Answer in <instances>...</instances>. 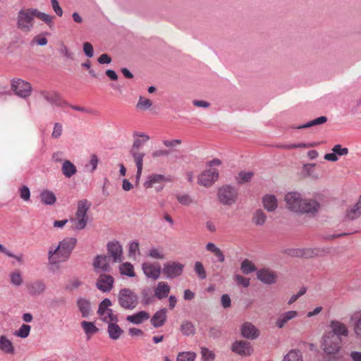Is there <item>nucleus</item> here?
<instances>
[{
	"label": "nucleus",
	"mask_w": 361,
	"mask_h": 361,
	"mask_svg": "<svg viewBox=\"0 0 361 361\" xmlns=\"http://www.w3.org/2000/svg\"><path fill=\"white\" fill-rule=\"evenodd\" d=\"M135 137L133 145L130 149V154L133 157L137 166L136 180H139L142 171V162L145 154L140 152V147L149 140L147 135L135 132L133 133Z\"/></svg>",
	"instance_id": "f257e3e1"
},
{
	"label": "nucleus",
	"mask_w": 361,
	"mask_h": 361,
	"mask_svg": "<svg viewBox=\"0 0 361 361\" xmlns=\"http://www.w3.org/2000/svg\"><path fill=\"white\" fill-rule=\"evenodd\" d=\"M322 347L324 351L332 358H336L341 348V338L335 334L326 333L323 336Z\"/></svg>",
	"instance_id": "f03ea898"
},
{
	"label": "nucleus",
	"mask_w": 361,
	"mask_h": 361,
	"mask_svg": "<svg viewBox=\"0 0 361 361\" xmlns=\"http://www.w3.org/2000/svg\"><path fill=\"white\" fill-rule=\"evenodd\" d=\"M119 305L125 310H133L138 305L137 294L130 288H124L119 290L118 294Z\"/></svg>",
	"instance_id": "7ed1b4c3"
},
{
	"label": "nucleus",
	"mask_w": 361,
	"mask_h": 361,
	"mask_svg": "<svg viewBox=\"0 0 361 361\" xmlns=\"http://www.w3.org/2000/svg\"><path fill=\"white\" fill-rule=\"evenodd\" d=\"M34 26L32 8L21 9L17 16V27L25 32H29Z\"/></svg>",
	"instance_id": "20e7f679"
},
{
	"label": "nucleus",
	"mask_w": 361,
	"mask_h": 361,
	"mask_svg": "<svg viewBox=\"0 0 361 361\" xmlns=\"http://www.w3.org/2000/svg\"><path fill=\"white\" fill-rule=\"evenodd\" d=\"M91 204L87 200H82L78 201L77 211L75 213L76 219H73L75 223V228L82 230L85 228L87 223V212L89 210Z\"/></svg>",
	"instance_id": "39448f33"
},
{
	"label": "nucleus",
	"mask_w": 361,
	"mask_h": 361,
	"mask_svg": "<svg viewBox=\"0 0 361 361\" xmlns=\"http://www.w3.org/2000/svg\"><path fill=\"white\" fill-rule=\"evenodd\" d=\"M237 189L230 185H226L218 190L217 196L219 202L224 205H232L235 203L238 198Z\"/></svg>",
	"instance_id": "423d86ee"
},
{
	"label": "nucleus",
	"mask_w": 361,
	"mask_h": 361,
	"mask_svg": "<svg viewBox=\"0 0 361 361\" xmlns=\"http://www.w3.org/2000/svg\"><path fill=\"white\" fill-rule=\"evenodd\" d=\"M77 241L75 238H66L59 242L57 247L59 248V257L61 258V261L65 262L69 259Z\"/></svg>",
	"instance_id": "0eeeda50"
},
{
	"label": "nucleus",
	"mask_w": 361,
	"mask_h": 361,
	"mask_svg": "<svg viewBox=\"0 0 361 361\" xmlns=\"http://www.w3.org/2000/svg\"><path fill=\"white\" fill-rule=\"evenodd\" d=\"M11 87L16 95L24 99L28 97L32 92L31 84L22 79H13Z\"/></svg>",
	"instance_id": "6e6552de"
},
{
	"label": "nucleus",
	"mask_w": 361,
	"mask_h": 361,
	"mask_svg": "<svg viewBox=\"0 0 361 361\" xmlns=\"http://www.w3.org/2000/svg\"><path fill=\"white\" fill-rule=\"evenodd\" d=\"M231 350L242 357L250 356L254 351L251 343L244 340L235 341L231 346Z\"/></svg>",
	"instance_id": "1a4fd4ad"
},
{
	"label": "nucleus",
	"mask_w": 361,
	"mask_h": 361,
	"mask_svg": "<svg viewBox=\"0 0 361 361\" xmlns=\"http://www.w3.org/2000/svg\"><path fill=\"white\" fill-rule=\"evenodd\" d=\"M184 264L176 262H169L164 264L163 274L167 279H175L180 276L183 271Z\"/></svg>",
	"instance_id": "9d476101"
},
{
	"label": "nucleus",
	"mask_w": 361,
	"mask_h": 361,
	"mask_svg": "<svg viewBox=\"0 0 361 361\" xmlns=\"http://www.w3.org/2000/svg\"><path fill=\"white\" fill-rule=\"evenodd\" d=\"M303 200L304 198H302L301 194L298 192H288L285 196L287 208L295 213H298L300 210Z\"/></svg>",
	"instance_id": "9b49d317"
},
{
	"label": "nucleus",
	"mask_w": 361,
	"mask_h": 361,
	"mask_svg": "<svg viewBox=\"0 0 361 361\" xmlns=\"http://www.w3.org/2000/svg\"><path fill=\"white\" fill-rule=\"evenodd\" d=\"M331 252V249L328 247H307L298 250L296 255L303 258H311L314 257H324Z\"/></svg>",
	"instance_id": "f8f14e48"
},
{
	"label": "nucleus",
	"mask_w": 361,
	"mask_h": 361,
	"mask_svg": "<svg viewBox=\"0 0 361 361\" xmlns=\"http://www.w3.org/2000/svg\"><path fill=\"white\" fill-rule=\"evenodd\" d=\"M320 204L314 199H304L298 214L315 216L320 209Z\"/></svg>",
	"instance_id": "ddd939ff"
},
{
	"label": "nucleus",
	"mask_w": 361,
	"mask_h": 361,
	"mask_svg": "<svg viewBox=\"0 0 361 361\" xmlns=\"http://www.w3.org/2000/svg\"><path fill=\"white\" fill-rule=\"evenodd\" d=\"M142 269L148 279L154 281L159 278L161 273V268L158 262H144L142 264Z\"/></svg>",
	"instance_id": "4468645a"
},
{
	"label": "nucleus",
	"mask_w": 361,
	"mask_h": 361,
	"mask_svg": "<svg viewBox=\"0 0 361 361\" xmlns=\"http://www.w3.org/2000/svg\"><path fill=\"white\" fill-rule=\"evenodd\" d=\"M219 178V172L216 169L204 171L198 178V183L204 186H211Z\"/></svg>",
	"instance_id": "2eb2a0df"
},
{
	"label": "nucleus",
	"mask_w": 361,
	"mask_h": 361,
	"mask_svg": "<svg viewBox=\"0 0 361 361\" xmlns=\"http://www.w3.org/2000/svg\"><path fill=\"white\" fill-rule=\"evenodd\" d=\"M39 94L53 106H63V105H68L66 101L62 100L60 94L56 91L41 90Z\"/></svg>",
	"instance_id": "dca6fc26"
},
{
	"label": "nucleus",
	"mask_w": 361,
	"mask_h": 361,
	"mask_svg": "<svg viewBox=\"0 0 361 361\" xmlns=\"http://www.w3.org/2000/svg\"><path fill=\"white\" fill-rule=\"evenodd\" d=\"M46 284L42 279H37L27 283L25 286L27 292L31 296H39L46 290Z\"/></svg>",
	"instance_id": "f3484780"
},
{
	"label": "nucleus",
	"mask_w": 361,
	"mask_h": 361,
	"mask_svg": "<svg viewBox=\"0 0 361 361\" xmlns=\"http://www.w3.org/2000/svg\"><path fill=\"white\" fill-rule=\"evenodd\" d=\"M114 279L111 275L100 274L96 283L97 288L104 292H110L113 288Z\"/></svg>",
	"instance_id": "a211bd4d"
},
{
	"label": "nucleus",
	"mask_w": 361,
	"mask_h": 361,
	"mask_svg": "<svg viewBox=\"0 0 361 361\" xmlns=\"http://www.w3.org/2000/svg\"><path fill=\"white\" fill-rule=\"evenodd\" d=\"M241 335L243 338L255 340L259 336V331L251 322H244L240 327Z\"/></svg>",
	"instance_id": "6ab92c4d"
},
{
	"label": "nucleus",
	"mask_w": 361,
	"mask_h": 361,
	"mask_svg": "<svg viewBox=\"0 0 361 361\" xmlns=\"http://www.w3.org/2000/svg\"><path fill=\"white\" fill-rule=\"evenodd\" d=\"M109 255L113 258L114 262L122 261L123 247L118 241L109 242L107 244Z\"/></svg>",
	"instance_id": "aec40b11"
},
{
	"label": "nucleus",
	"mask_w": 361,
	"mask_h": 361,
	"mask_svg": "<svg viewBox=\"0 0 361 361\" xmlns=\"http://www.w3.org/2000/svg\"><path fill=\"white\" fill-rule=\"evenodd\" d=\"M257 279L266 284H273L276 281L277 275L272 271L263 269L257 273Z\"/></svg>",
	"instance_id": "412c9836"
},
{
	"label": "nucleus",
	"mask_w": 361,
	"mask_h": 361,
	"mask_svg": "<svg viewBox=\"0 0 361 361\" xmlns=\"http://www.w3.org/2000/svg\"><path fill=\"white\" fill-rule=\"evenodd\" d=\"M166 309L163 308L154 313L150 320V322L154 327L159 328L165 324L166 321Z\"/></svg>",
	"instance_id": "4be33fe9"
},
{
	"label": "nucleus",
	"mask_w": 361,
	"mask_h": 361,
	"mask_svg": "<svg viewBox=\"0 0 361 361\" xmlns=\"http://www.w3.org/2000/svg\"><path fill=\"white\" fill-rule=\"evenodd\" d=\"M330 327L331 331L326 332L327 334H335L338 337H341V336H348V330L346 326L338 321H331Z\"/></svg>",
	"instance_id": "5701e85b"
},
{
	"label": "nucleus",
	"mask_w": 361,
	"mask_h": 361,
	"mask_svg": "<svg viewBox=\"0 0 361 361\" xmlns=\"http://www.w3.org/2000/svg\"><path fill=\"white\" fill-rule=\"evenodd\" d=\"M94 269H99L104 272L110 271V266L108 262V257L106 255H97L93 262Z\"/></svg>",
	"instance_id": "b1692460"
},
{
	"label": "nucleus",
	"mask_w": 361,
	"mask_h": 361,
	"mask_svg": "<svg viewBox=\"0 0 361 361\" xmlns=\"http://www.w3.org/2000/svg\"><path fill=\"white\" fill-rule=\"evenodd\" d=\"M76 303L82 317L85 318L88 317L91 312L90 301L86 298H80Z\"/></svg>",
	"instance_id": "393cba45"
},
{
	"label": "nucleus",
	"mask_w": 361,
	"mask_h": 361,
	"mask_svg": "<svg viewBox=\"0 0 361 361\" xmlns=\"http://www.w3.org/2000/svg\"><path fill=\"white\" fill-rule=\"evenodd\" d=\"M171 288L166 282H159L154 290V296L159 300H161L168 296Z\"/></svg>",
	"instance_id": "a878e982"
},
{
	"label": "nucleus",
	"mask_w": 361,
	"mask_h": 361,
	"mask_svg": "<svg viewBox=\"0 0 361 361\" xmlns=\"http://www.w3.org/2000/svg\"><path fill=\"white\" fill-rule=\"evenodd\" d=\"M40 201L45 205H54L56 202V197L54 192L49 190H44L39 194Z\"/></svg>",
	"instance_id": "bb28decb"
},
{
	"label": "nucleus",
	"mask_w": 361,
	"mask_h": 361,
	"mask_svg": "<svg viewBox=\"0 0 361 361\" xmlns=\"http://www.w3.org/2000/svg\"><path fill=\"white\" fill-rule=\"evenodd\" d=\"M262 203L264 209L268 212H274L278 207V202L273 195H266L262 198Z\"/></svg>",
	"instance_id": "cd10ccee"
},
{
	"label": "nucleus",
	"mask_w": 361,
	"mask_h": 361,
	"mask_svg": "<svg viewBox=\"0 0 361 361\" xmlns=\"http://www.w3.org/2000/svg\"><path fill=\"white\" fill-rule=\"evenodd\" d=\"M149 318V314L145 311H140L136 314L128 315L126 320L134 324H140Z\"/></svg>",
	"instance_id": "c85d7f7f"
},
{
	"label": "nucleus",
	"mask_w": 361,
	"mask_h": 361,
	"mask_svg": "<svg viewBox=\"0 0 361 361\" xmlns=\"http://www.w3.org/2000/svg\"><path fill=\"white\" fill-rule=\"evenodd\" d=\"M107 331L110 338L117 340L123 333V330L116 324V322H109L108 324Z\"/></svg>",
	"instance_id": "c756f323"
},
{
	"label": "nucleus",
	"mask_w": 361,
	"mask_h": 361,
	"mask_svg": "<svg viewBox=\"0 0 361 361\" xmlns=\"http://www.w3.org/2000/svg\"><path fill=\"white\" fill-rule=\"evenodd\" d=\"M298 315L296 311H288L282 314L277 319L276 324L279 329H282L285 324L290 319L295 318Z\"/></svg>",
	"instance_id": "7c9ffc66"
},
{
	"label": "nucleus",
	"mask_w": 361,
	"mask_h": 361,
	"mask_svg": "<svg viewBox=\"0 0 361 361\" xmlns=\"http://www.w3.org/2000/svg\"><path fill=\"white\" fill-rule=\"evenodd\" d=\"M0 350L8 354H13L15 352L12 342L5 336H0Z\"/></svg>",
	"instance_id": "2f4dec72"
},
{
	"label": "nucleus",
	"mask_w": 361,
	"mask_h": 361,
	"mask_svg": "<svg viewBox=\"0 0 361 361\" xmlns=\"http://www.w3.org/2000/svg\"><path fill=\"white\" fill-rule=\"evenodd\" d=\"M61 171L66 178H71L77 172L76 166L70 161L65 160L63 162Z\"/></svg>",
	"instance_id": "473e14b6"
},
{
	"label": "nucleus",
	"mask_w": 361,
	"mask_h": 361,
	"mask_svg": "<svg viewBox=\"0 0 361 361\" xmlns=\"http://www.w3.org/2000/svg\"><path fill=\"white\" fill-rule=\"evenodd\" d=\"M361 215V197L358 202L346 212V217L354 220Z\"/></svg>",
	"instance_id": "72a5a7b5"
},
{
	"label": "nucleus",
	"mask_w": 361,
	"mask_h": 361,
	"mask_svg": "<svg viewBox=\"0 0 361 361\" xmlns=\"http://www.w3.org/2000/svg\"><path fill=\"white\" fill-rule=\"evenodd\" d=\"M267 221V215L262 209H257L252 216V222L257 226H262Z\"/></svg>",
	"instance_id": "f704fd0d"
},
{
	"label": "nucleus",
	"mask_w": 361,
	"mask_h": 361,
	"mask_svg": "<svg viewBox=\"0 0 361 361\" xmlns=\"http://www.w3.org/2000/svg\"><path fill=\"white\" fill-rule=\"evenodd\" d=\"M283 361H303L302 354L299 350H291L285 355Z\"/></svg>",
	"instance_id": "c9c22d12"
},
{
	"label": "nucleus",
	"mask_w": 361,
	"mask_h": 361,
	"mask_svg": "<svg viewBox=\"0 0 361 361\" xmlns=\"http://www.w3.org/2000/svg\"><path fill=\"white\" fill-rule=\"evenodd\" d=\"M180 331L186 336H192L195 334V328L190 321H184L180 326Z\"/></svg>",
	"instance_id": "e433bc0d"
},
{
	"label": "nucleus",
	"mask_w": 361,
	"mask_h": 361,
	"mask_svg": "<svg viewBox=\"0 0 361 361\" xmlns=\"http://www.w3.org/2000/svg\"><path fill=\"white\" fill-rule=\"evenodd\" d=\"M326 121H327V118L326 116H320L314 120L310 121L309 122H307L305 124L299 126L298 127H295V128L302 129V128H310L314 126L323 124V123H326Z\"/></svg>",
	"instance_id": "4c0bfd02"
},
{
	"label": "nucleus",
	"mask_w": 361,
	"mask_h": 361,
	"mask_svg": "<svg viewBox=\"0 0 361 361\" xmlns=\"http://www.w3.org/2000/svg\"><path fill=\"white\" fill-rule=\"evenodd\" d=\"M240 269L245 274H251L257 270L255 265L252 263V262L249 259H245L242 262Z\"/></svg>",
	"instance_id": "58836bf2"
},
{
	"label": "nucleus",
	"mask_w": 361,
	"mask_h": 361,
	"mask_svg": "<svg viewBox=\"0 0 361 361\" xmlns=\"http://www.w3.org/2000/svg\"><path fill=\"white\" fill-rule=\"evenodd\" d=\"M81 326L87 335H92L99 331V329L91 322L83 321L81 322Z\"/></svg>",
	"instance_id": "ea45409f"
},
{
	"label": "nucleus",
	"mask_w": 361,
	"mask_h": 361,
	"mask_svg": "<svg viewBox=\"0 0 361 361\" xmlns=\"http://www.w3.org/2000/svg\"><path fill=\"white\" fill-rule=\"evenodd\" d=\"M165 180V177L161 174H153L149 177L148 180L145 181L144 186L146 188H152L155 183H160Z\"/></svg>",
	"instance_id": "a19ab883"
},
{
	"label": "nucleus",
	"mask_w": 361,
	"mask_h": 361,
	"mask_svg": "<svg viewBox=\"0 0 361 361\" xmlns=\"http://www.w3.org/2000/svg\"><path fill=\"white\" fill-rule=\"evenodd\" d=\"M119 269L121 274L123 275H126L129 277H134L135 276L133 266L129 262L122 264Z\"/></svg>",
	"instance_id": "79ce46f5"
},
{
	"label": "nucleus",
	"mask_w": 361,
	"mask_h": 361,
	"mask_svg": "<svg viewBox=\"0 0 361 361\" xmlns=\"http://www.w3.org/2000/svg\"><path fill=\"white\" fill-rule=\"evenodd\" d=\"M254 176V173L252 171H244L239 172L236 180L239 184H243L250 182Z\"/></svg>",
	"instance_id": "37998d69"
},
{
	"label": "nucleus",
	"mask_w": 361,
	"mask_h": 361,
	"mask_svg": "<svg viewBox=\"0 0 361 361\" xmlns=\"http://www.w3.org/2000/svg\"><path fill=\"white\" fill-rule=\"evenodd\" d=\"M32 12H33L34 18L36 17V18L40 19L41 20H42L45 23L48 24L49 25H50V24L52 23L53 17L51 16L50 15L43 13V12H41L39 10H37V8H32Z\"/></svg>",
	"instance_id": "c03bdc74"
},
{
	"label": "nucleus",
	"mask_w": 361,
	"mask_h": 361,
	"mask_svg": "<svg viewBox=\"0 0 361 361\" xmlns=\"http://www.w3.org/2000/svg\"><path fill=\"white\" fill-rule=\"evenodd\" d=\"M11 283L15 286H20L23 283V278L20 271L18 269L15 270L10 274Z\"/></svg>",
	"instance_id": "a18cd8bd"
},
{
	"label": "nucleus",
	"mask_w": 361,
	"mask_h": 361,
	"mask_svg": "<svg viewBox=\"0 0 361 361\" xmlns=\"http://www.w3.org/2000/svg\"><path fill=\"white\" fill-rule=\"evenodd\" d=\"M111 305V301L109 298L104 299L99 305L97 314L101 317L104 316Z\"/></svg>",
	"instance_id": "49530a36"
},
{
	"label": "nucleus",
	"mask_w": 361,
	"mask_h": 361,
	"mask_svg": "<svg viewBox=\"0 0 361 361\" xmlns=\"http://www.w3.org/2000/svg\"><path fill=\"white\" fill-rule=\"evenodd\" d=\"M82 284V282L79 279L74 277L68 281L65 289L68 291H73L78 288Z\"/></svg>",
	"instance_id": "de8ad7c7"
},
{
	"label": "nucleus",
	"mask_w": 361,
	"mask_h": 361,
	"mask_svg": "<svg viewBox=\"0 0 361 361\" xmlns=\"http://www.w3.org/2000/svg\"><path fill=\"white\" fill-rule=\"evenodd\" d=\"M152 105V102L144 97L140 96L139 97L138 102L136 104V108L140 110H147L149 109Z\"/></svg>",
	"instance_id": "09e8293b"
},
{
	"label": "nucleus",
	"mask_w": 361,
	"mask_h": 361,
	"mask_svg": "<svg viewBox=\"0 0 361 361\" xmlns=\"http://www.w3.org/2000/svg\"><path fill=\"white\" fill-rule=\"evenodd\" d=\"M30 329L31 327L30 325L23 324L18 331H15L14 335L22 338H25L29 336Z\"/></svg>",
	"instance_id": "8fccbe9b"
},
{
	"label": "nucleus",
	"mask_w": 361,
	"mask_h": 361,
	"mask_svg": "<svg viewBox=\"0 0 361 361\" xmlns=\"http://www.w3.org/2000/svg\"><path fill=\"white\" fill-rule=\"evenodd\" d=\"M200 353L204 361H213L215 359L214 353L206 347H202Z\"/></svg>",
	"instance_id": "3c124183"
},
{
	"label": "nucleus",
	"mask_w": 361,
	"mask_h": 361,
	"mask_svg": "<svg viewBox=\"0 0 361 361\" xmlns=\"http://www.w3.org/2000/svg\"><path fill=\"white\" fill-rule=\"evenodd\" d=\"M195 353L191 352H182L178 355L177 361H194Z\"/></svg>",
	"instance_id": "603ef678"
},
{
	"label": "nucleus",
	"mask_w": 361,
	"mask_h": 361,
	"mask_svg": "<svg viewBox=\"0 0 361 361\" xmlns=\"http://www.w3.org/2000/svg\"><path fill=\"white\" fill-rule=\"evenodd\" d=\"M142 303L145 305H149L152 301V296L150 295L149 288L143 289L141 292Z\"/></svg>",
	"instance_id": "864d4df0"
},
{
	"label": "nucleus",
	"mask_w": 361,
	"mask_h": 361,
	"mask_svg": "<svg viewBox=\"0 0 361 361\" xmlns=\"http://www.w3.org/2000/svg\"><path fill=\"white\" fill-rule=\"evenodd\" d=\"M195 271L200 279H204L207 277L205 269L200 262H196L195 264Z\"/></svg>",
	"instance_id": "5fc2aeb1"
},
{
	"label": "nucleus",
	"mask_w": 361,
	"mask_h": 361,
	"mask_svg": "<svg viewBox=\"0 0 361 361\" xmlns=\"http://www.w3.org/2000/svg\"><path fill=\"white\" fill-rule=\"evenodd\" d=\"M105 314H106L107 315L102 316L103 317L102 318V320L103 322H106L108 324L109 322H118V316L114 314L113 310L109 308Z\"/></svg>",
	"instance_id": "6e6d98bb"
},
{
	"label": "nucleus",
	"mask_w": 361,
	"mask_h": 361,
	"mask_svg": "<svg viewBox=\"0 0 361 361\" xmlns=\"http://www.w3.org/2000/svg\"><path fill=\"white\" fill-rule=\"evenodd\" d=\"M59 248L58 247H50L49 250L48 252V258L49 264H56L59 260H56L54 255H59Z\"/></svg>",
	"instance_id": "4d7b16f0"
},
{
	"label": "nucleus",
	"mask_w": 361,
	"mask_h": 361,
	"mask_svg": "<svg viewBox=\"0 0 361 361\" xmlns=\"http://www.w3.org/2000/svg\"><path fill=\"white\" fill-rule=\"evenodd\" d=\"M222 332L219 326H215L209 328V336L213 339H218L221 336Z\"/></svg>",
	"instance_id": "13d9d810"
},
{
	"label": "nucleus",
	"mask_w": 361,
	"mask_h": 361,
	"mask_svg": "<svg viewBox=\"0 0 361 361\" xmlns=\"http://www.w3.org/2000/svg\"><path fill=\"white\" fill-rule=\"evenodd\" d=\"M19 194L20 198L25 202L28 201L30 198V190L26 185L19 188Z\"/></svg>",
	"instance_id": "bf43d9fd"
},
{
	"label": "nucleus",
	"mask_w": 361,
	"mask_h": 361,
	"mask_svg": "<svg viewBox=\"0 0 361 361\" xmlns=\"http://www.w3.org/2000/svg\"><path fill=\"white\" fill-rule=\"evenodd\" d=\"M331 150L338 156H343L348 154V149L346 147H342L341 145H336Z\"/></svg>",
	"instance_id": "052dcab7"
},
{
	"label": "nucleus",
	"mask_w": 361,
	"mask_h": 361,
	"mask_svg": "<svg viewBox=\"0 0 361 361\" xmlns=\"http://www.w3.org/2000/svg\"><path fill=\"white\" fill-rule=\"evenodd\" d=\"M177 200L180 204L185 206H188L192 202L191 197L188 195H178Z\"/></svg>",
	"instance_id": "680f3d73"
},
{
	"label": "nucleus",
	"mask_w": 361,
	"mask_h": 361,
	"mask_svg": "<svg viewBox=\"0 0 361 361\" xmlns=\"http://www.w3.org/2000/svg\"><path fill=\"white\" fill-rule=\"evenodd\" d=\"M83 51L87 56L89 58H91L93 56L94 54V50L93 47L91 43L90 42H85L83 44Z\"/></svg>",
	"instance_id": "e2e57ef3"
},
{
	"label": "nucleus",
	"mask_w": 361,
	"mask_h": 361,
	"mask_svg": "<svg viewBox=\"0 0 361 361\" xmlns=\"http://www.w3.org/2000/svg\"><path fill=\"white\" fill-rule=\"evenodd\" d=\"M148 255L152 258L157 259H162L164 258V255L157 248L151 249L149 251Z\"/></svg>",
	"instance_id": "0e129e2a"
},
{
	"label": "nucleus",
	"mask_w": 361,
	"mask_h": 361,
	"mask_svg": "<svg viewBox=\"0 0 361 361\" xmlns=\"http://www.w3.org/2000/svg\"><path fill=\"white\" fill-rule=\"evenodd\" d=\"M62 130H63L62 126L59 123H56L54 124V130H53L51 136L54 138H59L61 135Z\"/></svg>",
	"instance_id": "69168bd1"
},
{
	"label": "nucleus",
	"mask_w": 361,
	"mask_h": 361,
	"mask_svg": "<svg viewBox=\"0 0 361 361\" xmlns=\"http://www.w3.org/2000/svg\"><path fill=\"white\" fill-rule=\"evenodd\" d=\"M51 4L53 10L59 16H62L63 15V10L59 6V1L57 0H51Z\"/></svg>",
	"instance_id": "338daca9"
},
{
	"label": "nucleus",
	"mask_w": 361,
	"mask_h": 361,
	"mask_svg": "<svg viewBox=\"0 0 361 361\" xmlns=\"http://www.w3.org/2000/svg\"><path fill=\"white\" fill-rule=\"evenodd\" d=\"M221 305L223 306V307H224V308L230 307L231 305V300L229 295L228 294L222 295V296L221 298Z\"/></svg>",
	"instance_id": "774afa93"
}]
</instances>
